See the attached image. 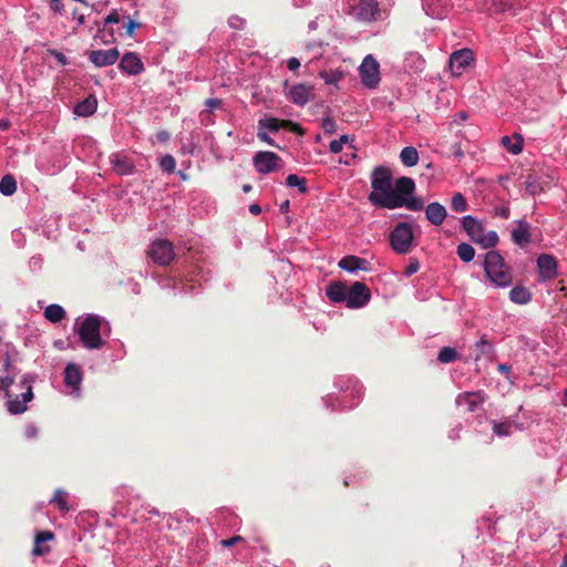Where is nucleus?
<instances>
[{
  "label": "nucleus",
  "mask_w": 567,
  "mask_h": 567,
  "mask_svg": "<svg viewBox=\"0 0 567 567\" xmlns=\"http://www.w3.org/2000/svg\"><path fill=\"white\" fill-rule=\"evenodd\" d=\"M97 110V99L95 95H89L84 100L78 102L74 106V113L78 116L87 117L93 115Z\"/></svg>",
  "instance_id": "nucleus-26"
},
{
  "label": "nucleus",
  "mask_w": 567,
  "mask_h": 567,
  "mask_svg": "<svg viewBox=\"0 0 567 567\" xmlns=\"http://www.w3.org/2000/svg\"><path fill=\"white\" fill-rule=\"evenodd\" d=\"M246 21L239 16H231L228 19V25L234 30H243L245 28Z\"/></svg>",
  "instance_id": "nucleus-49"
},
{
  "label": "nucleus",
  "mask_w": 567,
  "mask_h": 567,
  "mask_svg": "<svg viewBox=\"0 0 567 567\" xmlns=\"http://www.w3.org/2000/svg\"><path fill=\"white\" fill-rule=\"evenodd\" d=\"M497 370L499 373L504 374L506 379H511V373H512V368L511 365L506 364V363H499L497 365Z\"/></svg>",
  "instance_id": "nucleus-57"
},
{
  "label": "nucleus",
  "mask_w": 567,
  "mask_h": 567,
  "mask_svg": "<svg viewBox=\"0 0 567 567\" xmlns=\"http://www.w3.org/2000/svg\"><path fill=\"white\" fill-rule=\"evenodd\" d=\"M537 268H538V280L540 282H546L548 280H553L557 277V261L554 256L548 254H542L537 258Z\"/></svg>",
  "instance_id": "nucleus-16"
},
{
  "label": "nucleus",
  "mask_w": 567,
  "mask_h": 567,
  "mask_svg": "<svg viewBox=\"0 0 567 567\" xmlns=\"http://www.w3.org/2000/svg\"><path fill=\"white\" fill-rule=\"evenodd\" d=\"M462 227L474 243L484 229L482 224L472 215H466L462 218Z\"/></svg>",
  "instance_id": "nucleus-27"
},
{
  "label": "nucleus",
  "mask_w": 567,
  "mask_h": 567,
  "mask_svg": "<svg viewBox=\"0 0 567 567\" xmlns=\"http://www.w3.org/2000/svg\"><path fill=\"white\" fill-rule=\"evenodd\" d=\"M120 56L116 48L109 50H93L89 54V60L97 68L113 65Z\"/></svg>",
  "instance_id": "nucleus-19"
},
{
  "label": "nucleus",
  "mask_w": 567,
  "mask_h": 567,
  "mask_svg": "<svg viewBox=\"0 0 567 567\" xmlns=\"http://www.w3.org/2000/svg\"><path fill=\"white\" fill-rule=\"evenodd\" d=\"M110 163L114 172L120 176L132 175L135 172V165L131 158L120 153L110 156Z\"/></svg>",
  "instance_id": "nucleus-22"
},
{
  "label": "nucleus",
  "mask_w": 567,
  "mask_h": 567,
  "mask_svg": "<svg viewBox=\"0 0 567 567\" xmlns=\"http://www.w3.org/2000/svg\"><path fill=\"white\" fill-rule=\"evenodd\" d=\"M329 150L331 153L338 154V153L342 152L343 146L340 144V142H338V140H333L329 144Z\"/></svg>",
  "instance_id": "nucleus-60"
},
{
  "label": "nucleus",
  "mask_w": 567,
  "mask_h": 567,
  "mask_svg": "<svg viewBox=\"0 0 567 567\" xmlns=\"http://www.w3.org/2000/svg\"><path fill=\"white\" fill-rule=\"evenodd\" d=\"M483 267L485 275L495 286L507 287L512 284V274L497 250L485 254Z\"/></svg>",
  "instance_id": "nucleus-5"
},
{
  "label": "nucleus",
  "mask_w": 567,
  "mask_h": 567,
  "mask_svg": "<svg viewBox=\"0 0 567 567\" xmlns=\"http://www.w3.org/2000/svg\"><path fill=\"white\" fill-rule=\"evenodd\" d=\"M54 538V533L50 530L37 532L34 536V545L32 548L33 556H44L51 551V547L45 545L47 542Z\"/></svg>",
  "instance_id": "nucleus-24"
},
{
  "label": "nucleus",
  "mask_w": 567,
  "mask_h": 567,
  "mask_svg": "<svg viewBox=\"0 0 567 567\" xmlns=\"http://www.w3.org/2000/svg\"><path fill=\"white\" fill-rule=\"evenodd\" d=\"M43 258L40 255L32 256L29 260V267L32 271H39L42 268Z\"/></svg>",
  "instance_id": "nucleus-51"
},
{
  "label": "nucleus",
  "mask_w": 567,
  "mask_h": 567,
  "mask_svg": "<svg viewBox=\"0 0 567 567\" xmlns=\"http://www.w3.org/2000/svg\"><path fill=\"white\" fill-rule=\"evenodd\" d=\"M286 185L288 187H297L300 194H306L308 192L307 179L299 177L296 174H289L287 176Z\"/></svg>",
  "instance_id": "nucleus-38"
},
{
  "label": "nucleus",
  "mask_w": 567,
  "mask_h": 567,
  "mask_svg": "<svg viewBox=\"0 0 567 567\" xmlns=\"http://www.w3.org/2000/svg\"><path fill=\"white\" fill-rule=\"evenodd\" d=\"M68 496L69 494L65 491L59 488L55 491L50 502L55 504L60 512L66 513L70 509L68 504Z\"/></svg>",
  "instance_id": "nucleus-36"
},
{
  "label": "nucleus",
  "mask_w": 567,
  "mask_h": 567,
  "mask_svg": "<svg viewBox=\"0 0 567 567\" xmlns=\"http://www.w3.org/2000/svg\"><path fill=\"white\" fill-rule=\"evenodd\" d=\"M64 384L70 389V394L74 398L81 395V383L83 381V372L80 365L68 363L63 372Z\"/></svg>",
  "instance_id": "nucleus-15"
},
{
  "label": "nucleus",
  "mask_w": 567,
  "mask_h": 567,
  "mask_svg": "<svg viewBox=\"0 0 567 567\" xmlns=\"http://www.w3.org/2000/svg\"><path fill=\"white\" fill-rule=\"evenodd\" d=\"M513 423L511 421L493 422V432L499 437H506L512 434Z\"/></svg>",
  "instance_id": "nucleus-42"
},
{
  "label": "nucleus",
  "mask_w": 567,
  "mask_h": 567,
  "mask_svg": "<svg viewBox=\"0 0 567 567\" xmlns=\"http://www.w3.org/2000/svg\"><path fill=\"white\" fill-rule=\"evenodd\" d=\"M281 162V158L276 153L269 151H259L252 158L255 169L262 175L278 171Z\"/></svg>",
  "instance_id": "nucleus-13"
},
{
  "label": "nucleus",
  "mask_w": 567,
  "mask_h": 567,
  "mask_svg": "<svg viewBox=\"0 0 567 567\" xmlns=\"http://www.w3.org/2000/svg\"><path fill=\"white\" fill-rule=\"evenodd\" d=\"M458 258L464 262H470L475 257V249L467 243H461L456 248Z\"/></svg>",
  "instance_id": "nucleus-39"
},
{
  "label": "nucleus",
  "mask_w": 567,
  "mask_h": 567,
  "mask_svg": "<svg viewBox=\"0 0 567 567\" xmlns=\"http://www.w3.org/2000/svg\"><path fill=\"white\" fill-rule=\"evenodd\" d=\"M509 300L516 305H527L532 300V293L524 286H515L509 291Z\"/></svg>",
  "instance_id": "nucleus-30"
},
{
  "label": "nucleus",
  "mask_w": 567,
  "mask_h": 567,
  "mask_svg": "<svg viewBox=\"0 0 567 567\" xmlns=\"http://www.w3.org/2000/svg\"><path fill=\"white\" fill-rule=\"evenodd\" d=\"M393 206H394V209L400 208V207H405L412 212H420L423 209L424 203L421 197L413 196V194H412V195L405 197L404 199L396 200L393 204Z\"/></svg>",
  "instance_id": "nucleus-31"
},
{
  "label": "nucleus",
  "mask_w": 567,
  "mask_h": 567,
  "mask_svg": "<svg viewBox=\"0 0 567 567\" xmlns=\"http://www.w3.org/2000/svg\"><path fill=\"white\" fill-rule=\"evenodd\" d=\"M312 91L313 87L305 83H298L289 86L288 82H285L284 85V92L288 100L298 106H305L315 97Z\"/></svg>",
  "instance_id": "nucleus-14"
},
{
  "label": "nucleus",
  "mask_w": 567,
  "mask_h": 567,
  "mask_svg": "<svg viewBox=\"0 0 567 567\" xmlns=\"http://www.w3.org/2000/svg\"><path fill=\"white\" fill-rule=\"evenodd\" d=\"M12 375H0V388L8 398V411L11 414H21L27 410V403L33 399L32 378L25 374L21 378L18 386L22 390L20 394L11 393V385L13 384Z\"/></svg>",
  "instance_id": "nucleus-4"
},
{
  "label": "nucleus",
  "mask_w": 567,
  "mask_h": 567,
  "mask_svg": "<svg viewBox=\"0 0 567 567\" xmlns=\"http://www.w3.org/2000/svg\"><path fill=\"white\" fill-rule=\"evenodd\" d=\"M122 73L128 75H137L144 71V64L138 55L134 52H126L118 64Z\"/></svg>",
  "instance_id": "nucleus-20"
},
{
  "label": "nucleus",
  "mask_w": 567,
  "mask_h": 567,
  "mask_svg": "<svg viewBox=\"0 0 567 567\" xmlns=\"http://www.w3.org/2000/svg\"><path fill=\"white\" fill-rule=\"evenodd\" d=\"M120 22V14L117 13V11H112L110 12L105 19H104V24H114V23H118Z\"/></svg>",
  "instance_id": "nucleus-54"
},
{
  "label": "nucleus",
  "mask_w": 567,
  "mask_h": 567,
  "mask_svg": "<svg viewBox=\"0 0 567 567\" xmlns=\"http://www.w3.org/2000/svg\"><path fill=\"white\" fill-rule=\"evenodd\" d=\"M460 354L456 349L452 347H443L437 353V360L441 363H452L458 359Z\"/></svg>",
  "instance_id": "nucleus-37"
},
{
  "label": "nucleus",
  "mask_w": 567,
  "mask_h": 567,
  "mask_svg": "<svg viewBox=\"0 0 567 567\" xmlns=\"http://www.w3.org/2000/svg\"><path fill=\"white\" fill-rule=\"evenodd\" d=\"M502 144L509 153L518 155L523 151L524 138L518 133L514 134L513 137L506 135L502 137Z\"/></svg>",
  "instance_id": "nucleus-29"
},
{
  "label": "nucleus",
  "mask_w": 567,
  "mask_h": 567,
  "mask_svg": "<svg viewBox=\"0 0 567 567\" xmlns=\"http://www.w3.org/2000/svg\"><path fill=\"white\" fill-rule=\"evenodd\" d=\"M446 208L437 202L430 203L425 207V217L434 226H440L446 218Z\"/></svg>",
  "instance_id": "nucleus-25"
},
{
  "label": "nucleus",
  "mask_w": 567,
  "mask_h": 567,
  "mask_svg": "<svg viewBox=\"0 0 567 567\" xmlns=\"http://www.w3.org/2000/svg\"><path fill=\"white\" fill-rule=\"evenodd\" d=\"M495 215L501 218L507 219L511 215V209L508 206H501L495 209Z\"/></svg>",
  "instance_id": "nucleus-55"
},
{
  "label": "nucleus",
  "mask_w": 567,
  "mask_h": 567,
  "mask_svg": "<svg viewBox=\"0 0 567 567\" xmlns=\"http://www.w3.org/2000/svg\"><path fill=\"white\" fill-rule=\"evenodd\" d=\"M357 157L355 153L352 152L351 154L346 153L343 156L340 157V163L347 166H350L353 164L354 158Z\"/></svg>",
  "instance_id": "nucleus-56"
},
{
  "label": "nucleus",
  "mask_w": 567,
  "mask_h": 567,
  "mask_svg": "<svg viewBox=\"0 0 567 567\" xmlns=\"http://www.w3.org/2000/svg\"><path fill=\"white\" fill-rule=\"evenodd\" d=\"M451 208L456 213H463L467 209V202L463 194L456 193L453 195Z\"/></svg>",
  "instance_id": "nucleus-44"
},
{
  "label": "nucleus",
  "mask_w": 567,
  "mask_h": 567,
  "mask_svg": "<svg viewBox=\"0 0 567 567\" xmlns=\"http://www.w3.org/2000/svg\"><path fill=\"white\" fill-rule=\"evenodd\" d=\"M2 365L4 370L2 375H12L13 378L16 377L14 368L11 364V358L9 354H6Z\"/></svg>",
  "instance_id": "nucleus-52"
},
{
  "label": "nucleus",
  "mask_w": 567,
  "mask_h": 567,
  "mask_svg": "<svg viewBox=\"0 0 567 567\" xmlns=\"http://www.w3.org/2000/svg\"><path fill=\"white\" fill-rule=\"evenodd\" d=\"M359 75L362 84L368 89H375L380 83V65L378 61L371 55L368 54L360 68Z\"/></svg>",
  "instance_id": "nucleus-11"
},
{
  "label": "nucleus",
  "mask_w": 567,
  "mask_h": 567,
  "mask_svg": "<svg viewBox=\"0 0 567 567\" xmlns=\"http://www.w3.org/2000/svg\"><path fill=\"white\" fill-rule=\"evenodd\" d=\"M258 128L266 132L278 133L280 130V123L276 117L261 118L258 121Z\"/></svg>",
  "instance_id": "nucleus-40"
},
{
  "label": "nucleus",
  "mask_w": 567,
  "mask_h": 567,
  "mask_svg": "<svg viewBox=\"0 0 567 567\" xmlns=\"http://www.w3.org/2000/svg\"><path fill=\"white\" fill-rule=\"evenodd\" d=\"M287 68L290 70V71H297L299 68H300V61L299 59L292 56V58H289L288 61H287Z\"/></svg>",
  "instance_id": "nucleus-59"
},
{
  "label": "nucleus",
  "mask_w": 567,
  "mask_h": 567,
  "mask_svg": "<svg viewBox=\"0 0 567 567\" xmlns=\"http://www.w3.org/2000/svg\"><path fill=\"white\" fill-rule=\"evenodd\" d=\"M205 111L214 113V111L221 109L223 101L218 97H210L205 101Z\"/></svg>",
  "instance_id": "nucleus-45"
},
{
  "label": "nucleus",
  "mask_w": 567,
  "mask_h": 567,
  "mask_svg": "<svg viewBox=\"0 0 567 567\" xmlns=\"http://www.w3.org/2000/svg\"><path fill=\"white\" fill-rule=\"evenodd\" d=\"M338 266L350 274H354L359 270L368 271L370 269V262L367 259L353 255L340 259Z\"/></svg>",
  "instance_id": "nucleus-23"
},
{
  "label": "nucleus",
  "mask_w": 567,
  "mask_h": 567,
  "mask_svg": "<svg viewBox=\"0 0 567 567\" xmlns=\"http://www.w3.org/2000/svg\"><path fill=\"white\" fill-rule=\"evenodd\" d=\"M414 189L415 183L412 178L405 176L398 178L389 196L382 200L383 208L394 209L393 204L399 199H404L405 197L412 195Z\"/></svg>",
  "instance_id": "nucleus-10"
},
{
  "label": "nucleus",
  "mask_w": 567,
  "mask_h": 567,
  "mask_svg": "<svg viewBox=\"0 0 567 567\" xmlns=\"http://www.w3.org/2000/svg\"><path fill=\"white\" fill-rule=\"evenodd\" d=\"M147 256L154 264L158 266H167L174 259L175 252L169 240L159 238L150 244Z\"/></svg>",
  "instance_id": "nucleus-9"
},
{
  "label": "nucleus",
  "mask_w": 567,
  "mask_h": 567,
  "mask_svg": "<svg viewBox=\"0 0 567 567\" xmlns=\"http://www.w3.org/2000/svg\"><path fill=\"white\" fill-rule=\"evenodd\" d=\"M372 192L369 194V202L375 206L383 208V199L389 196L393 187V178L391 171L385 166H377L371 174Z\"/></svg>",
  "instance_id": "nucleus-6"
},
{
  "label": "nucleus",
  "mask_w": 567,
  "mask_h": 567,
  "mask_svg": "<svg viewBox=\"0 0 567 567\" xmlns=\"http://www.w3.org/2000/svg\"><path fill=\"white\" fill-rule=\"evenodd\" d=\"M475 351V361L481 359H489L494 355L495 349L492 342H489L485 337H482L474 344Z\"/></svg>",
  "instance_id": "nucleus-28"
},
{
  "label": "nucleus",
  "mask_w": 567,
  "mask_h": 567,
  "mask_svg": "<svg viewBox=\"0 0 567 567\" xmlns=\"http://www.w3.org/2000/svg\"><path fill=\"white\" fill-rule=\"evenodd\" d=\"M321 127L324 133L333 134L337 131V123L332 117H324L322 118Z\"/></svg>",
  "instance_id": "nucleus-46"
},
{
  "label": "nucleus",
  "mask_w": 567,
  "mask_h": 567,
  "mask_svg": "<svg viewBox=\"0 0 567 567\" xmlns=\"http://www.w3.org/2000/svg\"><path fill=\"white\" fill-rule=\"evenodd\" d=\"M140 24L131 19L127 20V22L124 24V28L126 29L127 34H132L136 28H138Z\"/></svg>",
  "instance_id": "nucleus-63"
},
{
  "label": "nucleus",
  "mask_w": 567,
  "mask_h": 567,
  "mask_svg": "<svg viewBox=\"0 0 567 567\" xmlns=\"http://www.w3.org/2000/svg\"><path fill=\"white\" fill-rule=\"evenodd\" d=\"M326 296L334 303H346L350 309L365 307L371 300V291L365 284L355 281L348 286L341 281H333L326 288Z\"/></svg>",
  "instance_id": "nucleus-2"
},
{
  "label": "nucleus",
  "mask_w": 567,
  "mask_h": 567,
  "mask_svg": "<svg viewBox=\"0 0 567 567\" xmlns=\"http://www.w3.org/2000/svg\"><path fill=\"white\" fill-rule=\"evenodd\" d=\"M334 386L341 392L342 399L333 394L322 398L326 408L332 412L350 410L357 406L363 395V386L358 379L351 375H339L334 380Z\"/></svg>",
  "instance_id": "nucleus-3"
},
{
  "label": "nucleus",
  "mask_w": 567,
  "mask_h": 567,
  "mask_svg": "<svg viewBox=\"0 0 567 567\" xmlns=\"http://www.w3.org/2000/svg\"><path fill=\"white\" fill-rule=\"evenodd\" d=\"M74 330L85 349L99 350L105 343L102 332L109 336L111 333V326L104 317L86 313L76 318Z\"/></svg>",
  "instance_id": "nucleus-1"
},
{
  "label": "nucleus",
  "mask_w": 567,
  "mask_h": 567,
  "mask_svg": "<svg viewBox=\"0 0 567 567\" xmlns=\"http://www.w3.org/2000/svg\"><path fill=\"white\" fill-rule=\"evenodd\" d=\"M400 159L406 167H413L419 162V152L413 146H405L400 153Z\"/></svg>",
  "instance_id": "nucleus-32"
},
{
  "label": "nucleus",
  "mask_w": 567,
  "mask_h": 567,
  "mask_svg": "<svg viewBox=\"0 0 567 567\" xmlns=\"http://www.w3.org/2000/svg\"><path fill=\"white\" fill-rule=\"evenodd\" d=\"M187 284H184L182 290L185 293L196 295L203 289V285L207 284L212 276L209 271H205L200 266L195 265L187 271Z\"/></svg>",
  "instance_id": "nucleus-12"
},
{
  "label": "nucleus",
  "mask_w": 567,
  "mask_h": 567,
  "mask_svg": "<svg viewBox=\"0 0 567 567\" xmlns=\"http://www.w3.org/2000/svg\"><path fill=\"white\" fill-rule=\"evenodd\" d=\"M199 121H200V124L204 125V126L214 125L215 122H216L214 113L207 112L205 110H203L199 113Z\"/></svg>",
  "instance_id": "nucleus-48"
},
{
  "label": "nucleus",
  "mask_w": 567,
  "mask_h": 567,
  "mask_svg": "<svg viewBox=\"0 0 567 567\" xmlns=\"http://www.w3.org/2000/svg\"><path fill=\"white\" fill-rule=\"evenodd\" d=\"M17 190V181L12 175H4L0 179V193L4 196H11Z\"/></svg>",
  "instance_id": "nucleus-35"
},
{
  "label": "nucleus",
  "mask_w": 567,
  "mask_h": 567,
  "mask_svg": "<svg viewBox=\"0 0 567 567\" xmlns=\"http://www.w3.org/2000/svg\"><path fill=\"white\" fill-rule=\"evenodd\" d=\"M484 402V393L464 392L456 396L455 403L458 408H464L466 412H474Z\"/></svg>",
  "instance_id": "nucleus-21"
},
{
  "label": "nucleus",
  "mask_w": 567,
  "mask_h": 567,
  "mask_svg": "<svg viewBox=\"0 0 567 567\" xmlns=\"http://www.w3.org/2000/svg\"><path fill=\"white\" fill-rule=\"evenodd\" d=\"M512 240L520 248H525L532 240L530 224L525 219L515 221V226L511 231Z\"/></svg>",
  "instance_id": "nucleus-18"
},
{
  "label": "nucleus",
  "mask_w": 567,
  "mask_h": 567,
  "mask_svg": "<svg viewBox=\"0 0 567 567\" xmlns=\"http://www.w3.org/2000/svg\"><path fill=\"white\" fill-rule=\"evenodd\" d=\"M73 20L76 22V28L84 24L85 17L83 13H80L78 10H74L72 13Z\"/></svg>",
  "instance_id": "nucleus-62"
},
{
  "label": "nucleus",
  "mask_w": 567,
  "mask_h": 567,
  "mask_svg": "<svg viewBox=\"0 0 567 567\" xmlns=\"http://www.w3.org/2000/svg\"><path fill=\"white\" fill-rule=\"evenodd\" d=\"M257 137H258L261 142H264V143H266V144H268V145H270V146H277V145H276V143H275V141H274V138H272V137H270V135L268 134V132H266V131H264V130H261V128H258V131H257Z\"/></svg>",
  "instance_id": "nucleus-53"
},
{
  "label": "nucleus",
  "mask_w": 567,
  "mask_h": 567,
  "mask_svg": "<svg viewBox=\"0 0 567 567\" xmlns=\"http://www.w3.org/2000/svg\"><path fill=\"white\" fill-rule=\"evenodd\" d=\"M343 76V72L340 70L321 71L320 78L326 84H337Z\"/></svg>",
  "instance_id": "nucleus-43"
},
{
  "label": "nucleus",
  "mask_w": 567,
  "mask_h": 567,
  "mask_svg": "<svg viewBox=\"0 0 567 567\" xmlns=\"http://www.w3.org/2000/svg\"><path fill=\"white\" fill-rule=\"evenodd\" d=\"M48 53L49 55H51L52 58H54L56 60V62L61 65V66H65L69 64V60L68 58L60 51L55 50V49H49L48 50Z\"/></svg>",
  "instance_id": "nucleus-50"
},
{
  "label": "nucleus",
  "mask_w": 567,
  "mask_h": 567,
  "mask_svg": "<svg viewBox=\"0 0 567 567\" xmlns=\"http://www.w3.org/2000/svg\"><path fill=\"white\" fill-rule=\"evenodd\" d=\"M12 237H13V241L17 244L18 247H23L24 246V238H23V235L19 231V230H14L12 233Z\"/></svg>",
  "instance_id": "nucleus-61"
},
{
  "label": "nucleus",
  "mask_w": 567,
  "mask_h": 567,
  "mask_svg": "<svg viewBox=\"0 0 567 567\" xmlns=\"http://www.w3.org/2000/svg\"><path fill=\"white\" fill-rule=\"evenodd\" d=\"M24 435L27 439H34L38 435V427L34 424H29L25 427Z\"/></svg>",
  "instance_id": "nucleus-58"
},
{
  "label": "nucleus",
  "mask_w": 567,
  "mask_h": 567,
  "mask_svg": "<svg viewBox=\"0 0 567 567\" xmlns=\"http://www.w3.org/2000/svg\"><path fill=\"white\" fill-rule=\"evenodd\" d=\"M453 155L457 161H461L464 156V152L458 143L453 145Z\"/></svg>",
  "instance_id": "nucleus-64"
},
{
  "label": "nucleus",
  "mask_w": 567,
  "mask_h": 567,
  "mask_svg": "<svg viewBox=\"0 0 567 567\" xmlns=\"http://www.w3.org/2000/svg\"><path fill=\"white\" fill-rule=\"evenodd\" d=\"M159 168L165 174H172L176 168V161L173 155L165 154L158 161Z\"/></svg>",
  "instance_id": "nucleus-41"
},
{
  "label": "nucleus",
  "mask_w": 567,
  "mask_h": 567,
  "mask_svg": "<svg viewBox=\"0 0 567 567\" xmlns=\"http://www.w3.org/2000/svg\"><path fill=\"white\" fill-rule=\"evenodd\" d=\"M475 243L481 245L484 249L493 248L498 243V235L495 230H488L487 233L483 230Z\"/></svg>",
  "instance_id": "nucleus-34"
},
{
  "label": "nucleus",
  "mask_w": 567,
  "mask_h": 567,
  "mask_svg": "<svg viewBox=\"0 0 567 567\" xmlns=\"http://www.w3.org/2000/svg\"><path fill=\"white\" fill-rule=\"evenodd\" d=\"M474 60L470 49H461L453 52L449 60L450 70L454 75L460 76Z\"/></svg>",
  "instance_id": "nucleus-17"
},
{
  "label": "nucleus",
  "mask_w": 567,
  "mask_h": 567,
  "mask_svg": "<svg viewBox=\"0 0 567 567\" xmlns=\"http://www.w3.org/2000/svg\"><path fill=\"white\" fill-rule=\"evenodd\" d=\"M389 240L391 248L399 255L409 254L414 246V234L411 224L398 223L390 231Z\"/></svg>",
  "instance_id": "nucleus-7"
},
{
  "label": "nucleus",
  "mask_w": 567,
  "mask_h": 567,
  "mask_svg": "<svg viewBox=\"0 0 567 567\" xmlns=\"http://www.w3.org/2000/svg\"><path fill=\"white\" fill-rule=\"evenodd\" d=\"M65 317V310L63 307L56 303L48 306L44 310V318L50 322H61Z\"/></svg>",
  "instance_id": "nucleus-33"
},
{
  "label": "nucleus",
  "mask_w": 567,
  "mask_h": 567,
  "mask_svg": "<svg viewBox=\"0 0 567 567\" xmlns=\"http://www.w3.org/2000/svg\"><path fill=\"white\" fill-rule=\"evenodd\" d=\"M348 13L357 21H375L380 10L375 0H353L349 3Z\"/></svg>",
  "instance_id": "nucleus-8"
},
{
  "label": "nucleus",
  "mask_w": 567,
  "mask_h": 567,
  "mask_svg": "<svg viewBox=\"0 0 567 567\" xmlns=\"http://www.w3.org/2000/svg\"><path fill=\"white\" fill-rule=\"evenodd\" d=\"M420 269V262L416 258H411L409 260V264L406 265L405 269H404V276L405 277H411L412 275H414L415 272H417Z\"/></svg>",
  "instance_id": "nucleus-47"
}]
</instances>
